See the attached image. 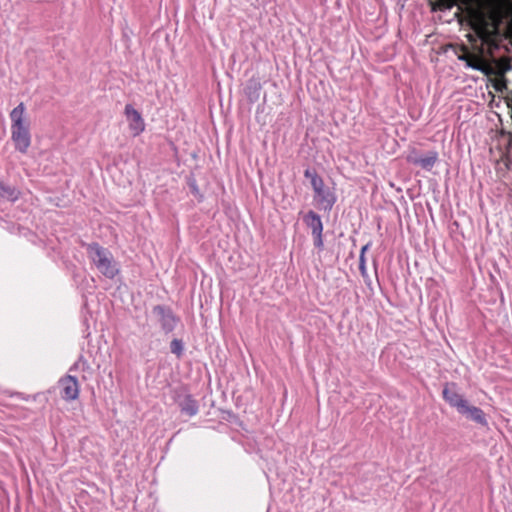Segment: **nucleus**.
Segmentation results:
<instances>
[{
  "instance_id": "f3484780",
  "label": "nucleus",
  "mask_w": 512,
  "mask_h": 512,
  "mask_svg": "<svg viewBox=\"0 0 512 512\" xmlns=\"http://www.w3.org/2000/svg\"><path fill=\"white\" fill-rule=\"evenodd\" d=\"M171 352L177 356H181L183 353V343L179 339H173L170 344Z\"/></svg>"
},
{
  "instance_id": "6e6552de",
  "label": "nucleus",
  "mask_w": 512,
  "mask_h": 512,
  "mask_svg": "<svg viewBox=\"0 0 512 512\" xmlns=\"http://www.w3.org/2000/svg\"><path fill=\"white\" fill-rule=\"evenodd\" d=\"M443 398L444 400L452 407L456 408L460 413L465 405L467 404V400L463 398L455 389L454 385H446L443 389Z\"/></svg>"
},
{
  "instance_id": "ddd939ff",
  "label": "nucleus",
  "mask_w": 512,
  "mask_h": 512,
  "mask_svg": "<svg viewBox=\"0 0 512 512\" xmlns=\"http://www.w3.org/2000/svg\"><path fill=\"white\" fill-rule=\"evenodd\" d=\"M438 159V153L435 151H430L427 155L423 157H409L408 160L415 165L421 166L425 170H430L435 165Z\"/></svg>"
},
{
  "instance_id": "39448f33",
  "label": "nucleus",
  "mask_w": 512,
  "mask_h": 512,
  "mask_svg": "<svg viewBox=\"0 0 512 512\" xmlns=\"http://www.w3.org/2000/svg\"><path fill=\"white\" fill-rule=\"evenodd\" d=\"M124 114L129 124V129L134 137L139 136L145 130V122L139 111L131 104H127Z\"/></svg>"
},
{
  "instance_id": "f03ea898",
  "label": "nucleus",
  "mask_w": 512,
  "mask_h": 512,
  "mask_svg": "<svg viewBox=\"0 0 512 512\" xmlns=\"http://www.w3.org/2000/svg\"><path fill=\"white\" fill-rule=\"evenodd\" d=\"M483 0H437L439 9H450L457 6L471 8ZM486 6L479 12V20L483 26L474 32H512V0H486Z\"/></svg>"
},
{
  "instance_id": "20e7f679",
  "label": "nucleus",
  "mask_w": 512,
  "mask_h": 512,
  "mask_svg": "<svg viewBox=\"0 0 512 512\" xmlns=\"http://www.w3.org/2000/svg\"><path fill=\"white\" fill-rule=\"evenodd\" d=\"M312 188L318 207L325 211H330L336 202V197L333 192L325 188L322 178L318 175L312 176Z\"/></svg>"
},
{
  "instance_id": "dca6fc26",
  "label": "nucleus",
  "mask_w": 512,
  "mask_h": 512,
  "mask_svg": "<svg viewBox=\"0 0 512 512\" xmlns=\"http://www.w3.org/2000/svg\"><path fill=\"white\" fill-rule=\"evenodd\" d=\"M359 270L365 283L370 284V278L366 268V258L363 257V255H359Z\"/></svg>"
},
{
  "instance_id": "a211bd4d",
  "label": "nucleus",
  "mask_w": 512,
  "mask_h": 512,
  "mask_svg": "<svg viewBox=\"0 0 512 512\" xmlns=\"http://www.w3.org/2000/svg\"><path fill=\"white\" fill-rule=\"evenodd\" d=\"M304 175H305V177H306V178H310V180L312 181V176H313V175H317V174H316V173H314V172H311L310 170H306V171L304 172Z\"/></svg>"
},
{
  "instance_id": "9b49d317",
  "label": "nucleus",
  "mask_w": 512,
  "mask_h": 512,
  "mask_svg": "<svg viewBox=\"0 0 512 512\" xmlns=\"http://www.w3.org/2000/svg\"><path fill=\"white\" fill-rule=\"evenodd\" d=\"M153 312L159 317L162 328L166 332H171L174 329L176 320L170 311L166 310L162 306H156L154 307Z\"/></svg>"
},
{
  "instance_id": "0eeeda50",
  "label": "nucleus",
  "mask_w": 512,
  "mask_h": 512,
  "mask_svg": "<svg viewBox=\"0 0 512 512\" xmlns=\"http://www.w3.org/2000/svg\"><path fill=\"white\" fill-rule=\"evenodd\" d=\"M61 396L66 401L76 400L79 396V383L76 377L67 375L59 380Z\"/></svg>"
},
{
  "instance_id": "f257e3e1",
  "label": "nucleus",
  "mask_w": 512,
  "mask_h": 512,
  "mask_svg": "<svg viewBox=\"0 0 512 512\" xmlns=\"http://www.w3.org/2000/svg\"><path fill=\"white\" fill-rule=\"evenodd\" d=\"M468 45L460 47L457 54L466 67L482 72L486 76H499L512 70L510 58L501 54L512 44V34H466Z\"/></svg>"
},
{
  "instance_id": "4468645a",
  "label": "nucleus",
  "mask_w": 512,
  "mask_h": 512,
  "mask_svg": "<svg viewBox=\"0 0 512 512\" xmlns=\"http://www.w3.org/2000/svg\"><path fill=\"white\" fill-rule=\"evenodd\" d=\"M179 405L181 411L189 416H195L198 413V403L190 395H186Z\"/></svg>"
},
{
  "instance_id": "9d476101",
  "label": "nucleus",
  "mask_w": 512,
  "mask_h": 512,
  "mask_svg": "<svg viewBox=\"0 0 512 512\" xmlns=\"http://www.w3.org/2000/svg\"><path fill=\"white\" fill-rule=\"evenodd\" d=\"M11 130L29 128L26 118V107L23 102L19 103L11 112Z\"/></svg>"
},
{
  "instance_id": "f8f14e48",
  "label": "nucleus",
  "mask_w": 512,
  "mask_h": 512,
  "mask_svg": "<svg viewBox=\"0 0 512 512\" xmlns=\"http://www.w3.org/2000/svg\"><path fill=\"white\" fill-rule=\"evenodd\" d=\"M460 414L465 415L466 417L470 418L471 420L475 421L478 424L487 425V420L485 418L484 412L476 406L469 405L468 402L465 405V408L462 409Z\"/></svg>"
},
{
  "instance_id": "6ab92c4d",
  "label": "nucleus",
  "mask_w": 512,
  "mask_h": 512,
  "mask_svg": "<svg viewBox=\"0 0 512 512\" xmlns=\"http://www.w3.org/2000/svg\"><path fill=\"white\" fill-rule=\"evenodd\" d=\"M369 246H370V244H369V243H368V244H366V245H364V246L361 248L360 255H363V257H365V253H366V251L368 250Z\"/></svg>"
},
{
  "instance_id": "412c9836",
  "label": "nucleus",
  "mask_w": 512,
  "mask_h": 512,
  "mask_svg": "<svg viewBox=\"0 0 512 512\" xmlns=\"http://www.w3.org/2000/svg\"><path fill=\"white\" fill-rule=\"evenodd\" d=\"M504 86H505V85H504V83H502V81H500V80H499V81H497V82H496V84H495V88H496L497 90H502V88H503Z\"/></svg>"
},
{
  "instance_id": "aec40b11",
  "label": "nucleus",
  "mask_w": 512,
  "mask_h": 512,
  "mask_svg": "<svg viewBox=\"0 0 512 512\" xmlns=\"http://www.w3.org/2000/svg\"><path fill=\"white\" fill-rule=\"evenodd\" d=\"M254 86H255V87H254L255 98L257 99V98H258V96H259V95H258V92H259V90H260V85H259L258 83H255V84H254Z\"/></svg>"
},
{
  "instance_id": "423d86ee",
  "label": "nucleus",
  "mask_w": 512,
  "mask_h": 512,
  "mask_svg": "<svg viewBox=\"0 0 512 512\" xmlns=\"http://www.w3.org/2000/svg\"><path fill=\"white\" fill-rule=\"evenodd\" d=\"M304 222L311 229L312 235L314 237V245L317 248L321 249L323 247V239H322L323 224H322L320 216L318 214H316L314 211H309L304 216Z\"/></svg>"
},
{
  "instance_id": "1a4fd4ad",
  "label": "nucleus",
  "mask_w": 512,
  "mask_h": 512,
  "mask_svg": "<svg viewBox=\"0 0 512 512\" xmlns=\"http://www.w3.org/2000/svg\"><path fill=\"white\" fill-rule=\"evenodd\" d=\"M11 139L14 142L16 150L21 153H26L31 144L29 128L11 130Z\"/></svg>"
},
{
  "instance_id": "7ed1b4c3",
  "label": "nucleus",
  "mask_w": 512,
  "mask_h": 512,
  "mask_svg": "<svg viewBox=\"0 0 512 512\" xmlns=\"http://www.w3.org/2000/svg\"><path fill=\"white\" fill-rule=\"evenodd\" d=\"M87 252L94 265L105 277L113 279L118 274L119 269L109 250L97 243H92L88 245Z\"/></svg>"
},
{
  "instance_id": "2eb2a0df",
  "label": "nucleus",
  "mask_w": 512,
  "mask_h": 512,
  "mask_svg": "<svg viewBox=\"0 0 512 512\" xmlns=\"http://www.w3.org/2000/svg\"><path fill=\"white\" fill-rule=\"evenodd\" d=\"M19 192L11 187L7 186L3 183H0V197L9 201H15L18 199Z\"/></svg>"
}]
</instances>
